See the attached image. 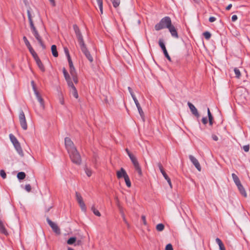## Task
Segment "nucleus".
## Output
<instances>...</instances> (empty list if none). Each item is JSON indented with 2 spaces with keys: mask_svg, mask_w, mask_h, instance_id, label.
Returning a JSON list of instances; mask_svg holds the SVG:
<instances>
[{
  "mask_svg": "<svg viewBox=\"0 0 250 250\" xmlns=\"http://www.w3.org/2000/svg\"><path fill=\"white\" fill-rule=\"evenodd\" d=\"M124 179H125L126 186L128 188H130L131 186V182L130 181V179H129V176H128V175H126L124 178Z\"/></svg>",
  "mask_w": 250,
  "mask_h": 250,
  "instance_id": "7c9ffc66",
  "label": "nucleus"
},
{
  "mask_svg": "<svg viewBox=\"0 0 250 250\" xmlns=\"http://www.w3.org/2000/svg\"><path fill=\"white\" fill-rule=\"evenodd\" d=\"M19 119L20 125L22 128L25 130L27 129V125L24 112L21 110L19 115Z\"/></svg>",
  "mask_w": 250,
  "mask_h": 250,
  "instance_id": "6e6552de",
  "label": "nucleus"
},
{
  "mask_svg": "<svg viewBox=\"0 0 250 250\" xmlns=\"http://www.w3.org/2000/svg\"><path fill=\"white\" fill-rule=\"evenodd\" d=\"M203 35L204 37L207 40H208L211 37V34H210V33L207 31L204 32L203 33Z\"/></svg>",
  "mask_w": 250,
  "mask_h": 250,
  "instance_id": "58836bf2",
  "label": "nucleus"
},
{
  "mask_svg": "<svg viewBox=\"0 0 250 250\" xmlns=\"http://www.w3.org/2000/svg\"><path fill=\"white\" fill-rule=\"evenodd\" d=\"M126 175H127V174L123 168H121L120 170L117 171V177L118 179L123 177L124 178Z\"/></svg>",
  "mask_w": 250,
  "mask_h": 250,
  "instance_id": "dca6fc26",
  "label": "nucleus"
},
{
  "mask_svg": "<svg viewBox=\"0 0 250 250\" xmlns=\"http://www.w3.org/2000/svg\"><path fill=\"white\" fill-rule=\"evenodd\" d=\"M51 52L53 56L54 57H57L58 56V53L57 50V47L55 45H53L51 46Z\"/></svg>",
  "mask_w": 250,
  "mask_h": 250,
  "instance_id": "b1692460",
  "label": "nucleus"
},
{
  "mask_svg": "<svg viewBox=\"0 0 250 250\" xmlns=\"http://www.w3.org/2000/svg\"><path fill=\"white\" fill-rule=\"evenodd\" d=\"M237 187V188H238L240 193L242 194V195H243L245 197H247V193H246V191H245L243 186L241 184H240Z\"/></svg>",
  "mask_w": 250,
  "mask_h": 250,
  "instance_id": "aec40b11",
  "label": "nucleus"
},
{
  "mask_svg": "<svg viewBox=\"0 0 250 250\" xmlns=\"http://www.w3.org/2000/svg\"><path fill=\"white\" fill-rule=\"evenodd\" d=\"M171 25V21L169 17H165L161 19L160 22L155 26V29L157 31L167 28Z\"/></svg>",
  "mask_w": 250,
  "mask_h": 250,
  "instance_id": "20e7f679",
  "label": "nucleus"
},
{
  "mask_svg": "<svg viewBox=\"0 0 250 250\" xmlns=\"http://www.w3.org/2000/svg\"><path fill=\"white\" fill-rule=\"evenodd\" d=\"M162 175H163L164 177L165 178V179L167 180V179H168V178H169L168 177V176H167V175L166 174V173L165 172V171L164 172H163L162 173Z\"/></svg>",
  "mask_w": 250,
  "mask_h": 250,
  "instance_id": "5fc2aeb1",
  "label": "nucleus"
},
{
  "mask_svg": "<svg viewBox=\"0 0 250 250\" xmlns=\"http://www.w3.org/2000/svg\"><path fill=\"white\" fill-rule=\"evenodd\" d=\"M34 93L36 95V97H37L39 102L40 103V105H41V108L42 109H44L45 108V105H44L43 100L42 98L38 92H36Z\"/></svg>",
  "mask_w": 250,
  "mask_h": 250,
  "instance_id": "a211bd4d",
  "label": "nucleus"
},
{
  "mask_svg": "<svg viewBox=\"0 0 250 250\" xmlns=\"http://www.w3.org/2000/svg\"><path fill=\"white\" fill-rule=\"evenodd\" d=\"M157 165H158V167H159V169H160V170L161 172L162 173L163 172H165V171H164V168H163V166H162V164H161L160 163H158Z\"/></svg>",
  "mask_w": 250,
  "mask_h": 250,
  "instance_id": "a18cd8bd",
  "label": "nucleus"
},
{
  "mask_svg": "<svg viewBox=\"0 0 250 250\" xmlns=\"http://www.w3.org/2000/svg\"><path fill=\"white\" fill-rule=\"evenodd\" d=\"M169 32H170L171 36L177 38L178 37V33L177 32L175 27L172 24L168 28Z\"/></svg>",
  "mask_w": 250,
  "mask_h": 250,
  "instance_id": "f3484780",
  "label": "nucleus"
},
{
  "mask_svg": "<svg viewBox=\"0 0 250 250\" xmlns=\"http://www.w3.org/2000/svg\"><path fill=\"white\" fill-rule=\"evenodd\" d=\"M91 209L95 215H96L98 217H100L101 216L100 212L98 210H97L96 208L94 206H92Z\"/></svg>",
  "mask_w": 250,
  "mask_h": 250,
  "instance_id": "cd10ccee",
  "label": "nucleus"
},
{
  "mask_svg": "<svg viewBox=\"0 0 250 250\" xmlns=\"http://www.w3.org/2000/svg\"><path fill=\"white\" fill-rule=\"evenodd\" d=\"M62 71L65 79L69 87L70 92L75 98H78L79 96L77 90L75 87L72 81H71V79L69 76V74L68 73L66 70L64 68H63Z\"/></svg>",
  "mask_w": 250,
  "mask_h": 250,
  "instance_id": "f257e3e1",
  "label": "nucleus"
},
{
  "mask_svg": "<svg viewBox=\"0 0 250 250\" xmlns=\"http://www.w3.org/2000/svg\"><path fill=\"white\" fill-rule=\"evenodd\" d=\"M188 105L192 112V113L196 117H199L200 115L198 112L197 108L195 107V106L190 102H188Z\"/></svg>",
  "mask_w": 250,
  "mask_h": 250,
  "instance_id": "2eb2a0df",
  "label": "nucleus"
},
{
  "mask_svg": "<svg viewBox=\"0 0 250 250\" xmlns=\"http://www.w3.org/2000/svg\"><path fill=\"white\" fill-rule=\"evenodd\" d=\"M243 148L245 152H248L250 149V146L249 145L244 146Z\"/></svg>",
  "mask_w": 250,
  "mask_h": 250,
  "instance_id": "de8ad7c7",
  "label": "nucleus"
},
{
  "mask_svg": "<svg viewBox=\"0 0 250 250\" xmlns=\"http://www.w3.org/2000/svg\"><path fill=\"white\" fill-rule=\"evenodd\" d=\"M212 138L213 139V140L216 141L218 140V137L215 135H212Z\"/></svg>",
  "mask_w": 250,
  "mask_h": 250,
  "instance_id": "13d9d810",
  "label": "nucleus"
},
{
  "mask_svg": "<svg viewBox=\"0 0 250 250\" xmlns=\"http://www.w3.org/2000/svg\"><path fill=\"white\" fill-rule=\"evenodd\" d=\"M232 177L233 179V181L235 183L236 185L237 186H239V185L241 184V182L239 180V178L238 176L234 173L232 174Z\"/></svg>",
  "mask_w": 250,
  "mask_h": 250,
  "instance_id": "4be33fe9",
  "label": "nucleus"
},
{
  "mask_svg": "<svg viewBox=\"0 0 250 250\" xmlns=\"http://www.w3.org/2000/svg\"><path fill=\"white\" fill-rule=\"evenodd\" d=\"M216 242L219 246L220 250H226L225 246L222 241L218 238L216 239Z\"/></svg>",
  "mask_w": 250,
  "mask_h": 250,
  "instance_id": "5701e85b",
  "label": "nucleus"
},
{
  "mask_svg": "<svg viewBox=\"0 0 250 250\" xmlns=\"http://www.w3.org/2000/svg\"><path fill=\"white\" fill-rule=\"evenodd\" d=\"M159 44L162 49L163 51L164 54L165 56V57L167 59V60L169 61H171V58L170 57L169 55H168L167 51L166 49V46L165 45V44L163 41L162 40L160 39L159 41Z\"/></svg>",
  "mask_w": 250,
  "mask_h": 250,
  "instance_id": "ddd939ff",
  "label": "nucleus"
},
{
  "mask_svg": "<svg viewBox=\"0 0 250 250\" xmlns=\"http://www.w3.org/2000/svg\"><path fill=\"white\" fill-rule=\"evenodd\" d=\"M165 226L162 223L158 224L156 225V229L158 231H162L164 230Z\"/></svg>",
  "mask_w": 250,
  "mask_h": 250,
  "instance_id": "a878e982",
  "label": "nucleus"
},
{
  "mask_svg": "<svg viewBox=\"0 0 250 250\" xmlns=\"http://www.w3.org/2000/svg\"><path fill=\"white\" fill-rule=\"evenodd\" d=\"M25 173L23 172H20L17 174V178L19 180H23L25 178Z\"/></svg>",
  "mask_w": 250,
  "mask_h": 250,
  "instance_id": "2f4dec72",
  "label": "nucleus"
},
{
  "mask_svg": "<svg viewBox=\"0 0 250 250\" xmlns=\"http://www.w3.org/2000/svg\"><path fill=\"white\" fill-rule=\"evenodd\" d=\"M165 250H173L172 245L170 244L167 245Z\"/></svg>",
  "mask_w": 250,
  "mask_h": 250,
  "instance_id": "c03bdc74",
  "label": "nucleus"
},
{
  "mask_svg": "<svg viewBox=\"0 0 250 250\" xmlns=\"http://www.w3.org/2000/svg\"><path fill=\"white\" fill-rule=\"evenodd\" d=\"M0 231L2 233H3L5 235H8V232L3 224L2 221L0 219Z\"/></svg>",
  "mask_w": 250,
  "mask_h": 250,
  "instance_id": "412c9836",
  "label": "nucleus"
},
{
  "mask_svg": "<svg viewBox=\"0 0 250 250\" xmlns=\"http://www.w3.org/2000/svg\"><path fill=\"white\" fill-rule=\"evenodd\" d=\"M31 84H32V86L33 89V90L34 91V93H35L36 92H38L37 89H36V88L35 83H34V82L33 81H32L31 82Z\"/></svg>",
  "mask_w": 250,
  "mask_h": 250,
  "instance_id": "3c124183",
  "label": "nucleus"
},
{
  "mask_svg": "<svg viewBox=\"0 0 250 250\" xmlns=\"http://www.w3.org/2000/svg\"><path fill=\"white\" fill-rule=\"evenodd\" d=\"M68 250H73V249H72V248H68Z\"/></svg>",
  "mask_w": 250,
  "mask_h": 250,
  "instance_id": "0e129e2a",
  "label": "nucleus"
},
{
  "mask_svg": "<svg viewBox=\"0 0 250 250\" xmlns=\"http://www.w3.org/2000/svg\"><path fill=\"white\" fill-rule=\"evenodd\" d=\"M110 1L115 8L118 7L120 4V0H110Z\"/></svg>",
  "mask_w": 250,
  "mask_h": 250,
  "instance_id": "473e14b6",
  "label": "nucleus"
},
{
  "mask_svg": "<svg viewBox=\"0 0 250 250\" xmlns=\"http://www.w3.org/2000/svg\"><path fill=\"white\" fill-rule=\"evenodd\" d=\"M76 198L81 208L83 211H86V208L83 201V199L81 195L78 192H76Z\"/></svg>",
  "mask_w": 250,
  "mask_h": 250,
  "instance_id": "9d476101",
  "label": "nucleus"
},
{
  "mask_svg": "<svg viewBox=\"0 0 250 250\" xmlns=\"http://www.w3.org/2000/svg\"><path fill=\"white\" fill-rule=\"evenodd\" d=\"M76 237H72L70 238L67 240V243L68 245H72L73 244H74L76 242Z\"/></svg>",
  "mask_w": 250,
  "mask_h": 250,
  "instance_id": "f704fd0d",
  "label": "nucleus"
},
{
  "mask_svg": "<svg viewBox=\"0 0 250 250\" xmlns=\"http://www.w3.org/2000/svg\"><path fill=\"white\" fill-rule=\"evenodd\" d=\"M141 219L142 220L143 223L145 226L147 225V223L146 222V216L144 215H142Z\"/></svg>",
  "mask_w": 250,
  "mask_h": 250,
  "instance_id": "ea45409f",
  "label": "nucleus"
},
{
  "mask_svg": "<svg viewBox=\"0 0 250 250\" xmlns=\"http://www.w3.org/2000/svg\"><path fill=\"white\" fill-rule=\"evenodd\" d=\"M189 158L197 170L200 171L201 170V167L198 161L193 156L191 155L189 156Z\"/></svg>",
  "mask_w": 250,
  "mask_h": 250,
  "instance_id": "4468645a",
  "label": "nucleus"
},
{
  "mask_svg": "<svg viewBox=\"0 0 250 250\" xmlns=\"http://www.w3.org/2000/svg\"><path fill=\"white\" fill-rule=\"evenodd\" d=\"M167 183H168V185H169V187L171 188H172V184H171V180L170 179V178H168V179L167 180Z\"/></svg>",
  "mask_w": 250,
  "mask_h": 250,
  "instance_id": "4d7b16f0",
  "label": "nucleus"
},
{
  "mask_svg": "<svg viewBox=\"0 0 250 250\" xmlns=\"http://www.w3.org/2000/svg\"><path fill=\"white\" fill-rule=\"evenodd\" d=\"M64 142L65 147L68 151V153L77 149L74 146V143L69 138H65Z\"/></svg>",
  "mask_w": 250,
  "mask_h": 250,
  "instance_id": "1a4fd4ad",
  "label": "nucleus"
},
{
  "mask_svg": "<svg viewBox=\"0 0 250 250\" xmlns=\"http://www.w3.org/2000/svg\"><path fill=\"white\" fill-rule=\"evenodd\" d=\"M64 51H65V54L67 57V59H68L69 65V72H70V75H69V76L71 79V81L73 80V82L75 84H77L78 82V79L76 71L73 65V63L71 60L70 56L69 54L68 49L67 48H65Z\"/></svg>",
  "mask_w": 250,
  "mask_h": 250,
  "instance_id": "f03ea898",
  "label": "nucleus"
},
{
  "mask_svg": "<svg viewBox=\"0 0 250 250\" xmlns=\"http://www.w3.org/2000/svg\"><path fill=\"white\" fill-rule=\"evenodd\" d=\"M138 173L140 176L142 175V172L137 158L133 154H129V157Z\"/></svg>",
  "mask_w": 250,
  "mask_h": 250,
  "instance_id": "0eeeda50",
  "label": "nucleus"
},
{
  "mask_svg": "<svg viewBox=\"0 0 250 250\" xmlns=\"http://www.w3.org/2000/svg\"><path fill=\"white\" fill-rule=\"evenodd\" d=\"M234 71L236 77L238 79L240 78L241 74V72L239 71V70L237 68H235L234 69Z\"/></svg>",
  "mask_w": 250,
  "mask_h": 250,
  "instance_id": "c9c22d12",
  "label": "nucleus"
},
{
  "mask_svg": "<svg viewBox=\"0 0 250 250\" xmlns=\"http://www.w3.org/2000/svg\"><path fill=\"white\" fill-rule=\"evenodd\" d=\"M9 138H10V139L11 142L13 143V145L19 142V141H18L17 138L15 137V136L12 134H10L9 135Z\"/></svg>",
  "mask_w": 250,
  "mask_h": 250,
  "instance_id": "c756f323",
  "label": "nucleus"
},
{
  "mask_svg": "<svg viewBox=\"0 0 250 250\" xmlns=\"http://www.w3.org/2000/svg\"><path fill=\"white\" fill-rule=\"evenodd\" d=\"M194 0V1H195V2H198V1H199V0Z\"/></svg>",
  "mask_w": 250,
  "mask_h": 250,
  "instance_id": "69168bd1",
  "label": "nucleus"
},
{
  "mask_svg": "<svg viewBox=\"0 0 250 250\" xmlns=\"http://www.w3.org/2000/svg\"><path fill=\"white\" fill-rule=\"evenodd\" d=\"M208 119H209V124L210 125H212V121H213V117L210 113V111L209 110V109L208 108Z\"/></svg>",
  "mask_w": 250,
  "mask_h": 250,
  "instance_id": "72a5a7b5",
  "label": "nucleus"
},
{
  "mask_svg": "<svg viewBox=\"0 0 250 250\" xmlns=\"http://www.w3.org/2000/svg\"><path fill=\"white\" fill-rule=\"evenodd\" d=\"M0 175L3 179H5L6 178V174L4 170H0Z\"/></svg>",
  "mask_w": 250,
  "mask_h": 250,
  "instance_id": "a19ab883",
  "label": "nucleus"
},
{
  "mask_svg": "<svg viewBox=\"0 0 250 250\" xmlns=\"http://www.w3.org/2000/svg\"><path fill=\"white\" fill-rule=\"evenodd\" d=\"M202 123L204 124V125H206L207 123H208V120H207V118L206 117H204L202 119Z\"/></svg>",
  "mask_w": 250,
  "mask_h": 250,
  "instance_id": "6e6d98bb",
  "label": "nucleus"
},
{
  "mask_svg": "<svg viewBox=\"0 0 250 250\" xmlns=\"http://www.w3.org/2000/svg\"><path fill=\"white\" fill-rule=\"evenodd\" d=\"M48 224L49 225L52 230L56 235H60L61 234V230L58 225L50 220L48 219Z\"/></svg>",
  "mask_w": 250,
  "mask_h": 250,
  "instance_id": "9b49d317",
  "label": "nucleus"
},
{
  "mask_svg": "<svg viewBox=\"0 0 250 250\" xmlns=\"http://www.w3.org/2000/svg\"><path fill=\"white\" fill-rule=\"evenodd\" d=\"M85 173L86 174V175L88 177L91 176L92 174V170L91 169H90L89 168H87V167L85 168Z\"/></svg>",
  "mask_w": 250,
  "mask_h": 250,
  "instance_id": "4c0bfd02",
  "label": "nucleus"
},
{
  "mask_svg": "<svg viewBox=\"0 0 250 250\" xmlns=\"http://www.w3.org/2000/svg\"><path fill=\"white\" fill-rule=\"evenodd\" d=\"M97 5L100 9V12L101 14L103 13V0H96Z\"/></svg>",
  "mask_w": 250,
  "mask_h": 250,
  "instance_id": "c85d7f7f",
  "label": "nucleus"
},
{
  "mask_svg": "<svg viewBox=\"0 0 250 250\" xmlns=\"http://www.w3.org/2000/svg\"><path fill=\"white\" fill-rule=\"evenodd\" d=\"M237 19V16L235 15H233L231 17V20L232 21H235Z\"/></svg>",
  "mask_w": 250,
  "mask_h": 250,
  "instance_id": "603ef678",
  "label": "nucleus"
},
{
  "mask_svg": "<svg viewBox=\"0 0 250 250\" xmlns=\"http://www.w3.org/2000/svg\"><path fill=\"white\" fill-rule=\"evenodd\" d=\"M60 102H61V104H64V101H63V100H61Z\"/></svg>",
  "mask_w": 250,
  "mask_h": 250,
  "instance_id": "e2e57ef3",
  "label": "nucleus"
},
{
  "mask_svg": "<svg viewBox=\"0 0 250 250\" xmlns=\"http://www.w3.org/2000/svg\"><path fill=\"white\" fill-rule=\"evenodd\" d=\"M215 21H216V18H215L214 17H210L209 18V21L210 22H213Z\"/></svg>",
  "mask_w": 250,
  "mask_h": 250,
  "instance_id": "864d4df0",
  "label": "nucleus"
},
{
  "mask_svg": "<svg viewBox=\"0 0 250 250\" xmlns=\"http://www.w3.org/2000/svg\"><path fill=\"white\" fill-rule=\"evenodd\" d=\"M28 49H29V52H30V53L32 54V56L35 60V61L37 60L38 59H39L37 53L35 52V51L34 50V49H33V48L32 47H29V48H28Z\"/></svg>",
  "mask_w": 250,
  "mask_h": 250,
  "instance_id": "393cba45",
  "label": "nucleus"
},
{
  "mask_svg": "<svg viewBox=\"0 0 250 250\" xmlns=\"http://www.w3.org/2000/svg\"><path fill=\"white\" fill-rule=\"evenodd\" d=\"M83 53L84 54L86 58L88 59V60L90 62H92L93 61V57L91 55L90 52L87 50L86 47L85 45H84L83 46H82L80 47Z\"/></svg>",
  "mask_w": 250,
  "mask_h": 250,
  "instance_id": "f8f14e48",
  "label": "nucleus"
},
{
  "mask_svg": "<svg viewBox=\"0 0 250 250\" xmlns=\"http://www.w3.org/2000/svg\"><path fill=\"white\" fill-rule=\"evenodd\" d=\"M13 145L21 157L23 156V152L19 142Z\"/></svg>",
  "mask_w": 250,
  "mask_h": 250,
  "instance_id": "6ab92c4d",
  "label": "nucleus"
},
{
  "mask_svg": "<svg viewBox=\"0 0 250 250\" xmlns=\"http://www.w3.org/2000/svg\"><path fill=\"white\" fill-rule=\"evenodd\" d=\"M123 219H124V221H125V222L126 223V224H127V222L125 219V217H123Z\"/></svg>",
  "mask_w": 250,
  "mask_h": 250,
  "instance_id": "680f3d73",
  "label": "nucleus"
},
{
  "mask_svg": "<svg viewBox=\"0 0 250 250\" xmlns=\"http://www.w3.org/2000/svg\"><path fill=\"white\" fill-rule=\"evenodd\" d=\"M50 5L52 7H55L56 6V1L55 0H49Z\"/></svg>",
  "mask_w": 250,
  "mask_h": 250,
  "instance_id": "8fccbe9b",
  "label": "nucleus"
},
{
  "mask_svg": "<svg viewBox=\"0 0 250 250\" xmlns=\"http://www.w3.org/2000/svg\"><path fill=\"white\" fill-rule=\"evenodd\" d=\"M72 162L77 165H80L82 162L81 155L77 149L68 153Z\"/></svg>",
  "mask_w": 250,
  "mask_h": 250,
  "instance_id": "39448f33",
  "label": "nucleus"
},
{
  "mask_svg": "<svg viewBox=\"0 0 250 250\" xmlns=\"http://www.w3.org/2000/svg\"><path fill=\"white\" fill-rule=\"evenodd\" d=\"M132 99H133V101H134V103H135L137 107L140 106V104L138 101L137 100V98H136V97L135 96V97H133Z\"/></svg>",
  "mask_w": 250,
  "mask_h": 250,
  "instance_id": "37998d69",
  "label": "nucleus"
},
{
  "mask_svg": "<svg viewBox=\"0 0 250 250\" xmlns=\"http://www.w3.org/2000/svg\"><path fill=\"white\" fill-rule=\"evenodd\" d=\"M137 108H138V111H139V113L140 116H141L142 118H143L144 116V112H143L141 106L139 107H138Z\"/></svg>",
  "mask_w": 250,
  "mask_h": 250,
  "instance_id": "79ce46f5",
  "label": "nucleus"
},
{
  "mask_svg": "<svg viewBox=\"0 0 250 250\" xmlns=\"http://www.w3.org/2000/svg\"><path fill=\"white\" fill-rule=\"evenodd\" d=\"M25 189L28 191L30 192L31 190V187L29 184L26 185L25 186Z\"/></svg>",
  "mask_w": 250,
  "mask_h": 250,
  "instance_id": "49530a36",
  "label": "nucleus"
},
{
  "mask_svg": "<svg viewBox=\"0 0 250 250\" xmlns=\"http://www.w3.org/2000/svg\"><path fill=\"white\" fill-rule=\"evenodd\" d=\"M128 91H129V93H130L132 98H133V97L135 96L134 94V93H133V92L132 91V90L131 88V87H128Z\"/></svg>",
  "mask_w": 250,
  "mask_h": 250,
  "instance_id": "09e8293b",
  "label": "nucleus"
},
{
  "mask_svg": "<svg viewBox=\"0 0 250 250\" xmlns=\"http://www.w3.org/2000/svg\"><path fill=\"white\" fill-rule=\"evenodd\" d=\"M23 40L28 48H29V47H32L30 44V42H29V41H28L27 39L25 36H24L23 37Z\"/></svg>",
  "mask_w": 250,
  "mask_h": 250,
  "instance_id": "e433bc0d",
  "label": "nucleus"
},
{
  "mask_svg": "<svg viewBox=\"0 0 250 250\" xmlns=\"http://www.w3.org/2000/svg\"><path fill=\"white\" fill-rule=\"evenodd\" d=\"M36 63H37L38 66L40 68V69L42 71H45V68L43 67V65H42L41 60H40V59L39 58L37 60H36Z\"/></svg>",
  "mask_w": 250,
  "mask_h": 250,
  "instance_id": "bb28decb",
  "label": "nucleus"
},
{
  "mask_svg": "<svg viewBox=\"0 0 250 250\" xmlns=\"http://www.w3.org/2000/svg\"><path fill=\"white\" fill-rule=\"evenodd\" d=\"M232 7V4H229L226 8V9L227 10H229V9H230V8Z\"/></svg>",
  "mask_w": 250,
  "mask_h": 250,
  "instance_id": "bf43d9fd",
  "label": "nucleus"
},
{
  "mask_svg": "<svg viewBox=\"0 0 250 250\" xmlns=\"http://www.w3.org/2000/svg\"><path fill=\"white\" fill-rule=\"evenodd\" d=\"M125 151L126 152H127L128 156L129 157V154H132L129 151V150L127 149V148H126L125 149Z\"/></svg>",
  "mask_w": 250,
  "mask_h": 250,
  "instance_id": "052dcab7",
  "label": "nucleus"
},
{
  "mask_svg": "<svg viewBox=\"0 0 250 250\" xmlns=\"http://www.w3.org/2000/svg\"><path fill=\"white\" fill-rule=\"evenodd\" d=\"M73 28L75 31L77 38L78 40L80 47L82 46H83L84 45H85V44L84 42L83 36H82L78 26L77 25H74Z\"/></svg>",
  "mask_w": 250,
  "mask_h": 250,
  "instance_id": "423d86ee",
  "label": "nucleus"
},
{
  "mask_svg": "<svg viewBox=\"0 0 250 250\" xmlns=\"http://www.w3.org/2000/svg\"><path fill=\"white\" fill-rule=\"evenodd\" d=\"M27 15H28L29 21L30 23V26L31 30L32 31L35 37L38 40L39 43L41 44V45L42 46L43 48H45V46L43 44L42 40H41L39 35L38 34L37 31L36 30L35 27L34 26V25L33 23V21L32 20L33 14L30 11V9L27 10Z\"/></svg>",
  "mask_w": 250,
  "mask_h": 250,
  "instance_id": "7ed1b4c3",
  "label": "nucleus"
}]
</instances>
